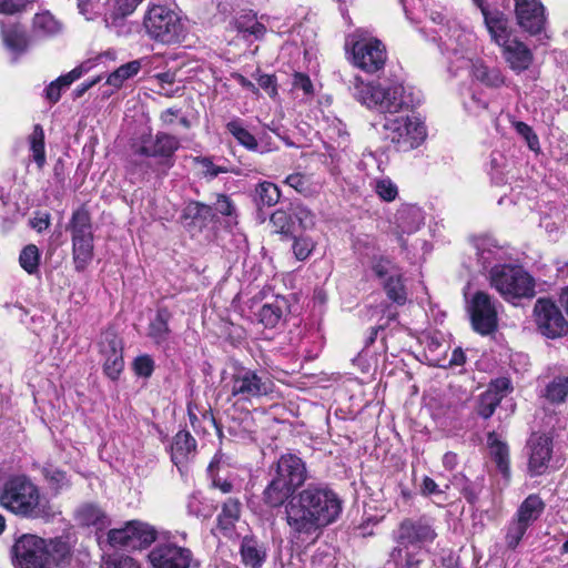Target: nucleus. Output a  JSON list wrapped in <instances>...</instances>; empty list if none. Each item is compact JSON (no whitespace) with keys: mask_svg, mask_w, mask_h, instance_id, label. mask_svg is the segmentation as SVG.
<instances>
[{"mask_svg":"<svg viewBox=\"0 0 568 568\" xmlns=\"http://www.w3.org/2000/svg\"><path fill=\"white\" fill-rule=\"evenodd\" d=\"M285 520L293 539L305 541L335 523L342 513V500L323 484H308L285 505Z\"/></svg>","mask_w":568,"mask_h":568,"instance_id":"nucleus-1","label":"nucleus"},{"mask_svg":"<svg viewBox=\"0 0 568 568\" xmlns=\"http://www.w3.org/2000/svg\"><path fill=\"white\" fill-rule=\"evenodd\" d=\"M268 484L263 490V501L272 508L284 506L308 478L305 462L292 453L283 454L270 466Z\"/></svg>","mask_w":568,"mask_h":568,"instance_id":"nucleus-2","label":"nucleus"},{"mask_svg":"<svg viewBox=\"0 0 568 568\" xmlns=\"http://www.w3.org/2000/svg\"><path fill=\"white\" fill-rule=\"evenodd\" d=\"M435 537V530L425 519L402 521L395 532L396 546L383 568H419L425 556L424 547Z\"/></svg>","mask_w":568,"mask_h":568,"instance_id":"nucleus-3","label":"nucleus"},{"mask_svg":"<svg viewBox=\"0 0 568 568\" xmlns=\"http://www.w3.org/2000/svg\"><path fill=\"white\" fill-rule=\"evenodd\" d=\"M353 95L367 108H376L392 115L403 110L414 108L419 103L413 90L404 87L402 83H395L384 88L374 82L365 83L359 77L354 78Z\"/></svg>","mask_w":568,"mask_h":568,"instance_id":"nucleus-4","label":"nucleus"},{"mask_svg":"<svg viewBox=\"0 0 568 568\" xmlns=\"http://www.w3.org/2000/svg\"><path fill=\"white\" fill-rule=\"evenodd\" d=\"M0 504L11 513L27 518H40L47 514L38 486L24 475L11 476L4 481Z\"/></svg>","mask_w":568,"mask_h":568,"instance_id":"nucleus-5","label":"nucleus"},{"mask_svg":"<svg viewBox=\"0 0 568 568\" xmlns=\"http://www.w3.org/2000/svg\"><path fill=\"white\" fill-rule=\"evenodd\" d=\"M489 283L506 301L532 297L535 280L518 265H495L489 271Z\"/></svg>","mask_w":568,"mask_h":568,"instance_id":"nucleus-6","label":"nucleus"},{"mask_svg":"<svg viewBox=\"0 0 568 568\" xmlns=\"http://www.w3.org/2000/svg\"><path fill=\"white\" fill-rule=\"evenodd\" d=\"M382 133L385 140L403 152L418 148L427 135L424 123L408 115L385 116Z\"/></svg>","mask_w":568,"mask_h":568,"instance_id":"nucleus-7","label":"nucleus"},{"mask_svg":"<svg viewBox=\"0 0 568 568\" xmlns=\"http://www.w3.org/2000/svg\"><path fill=\"white\" fill-rule=\"evenodd\" d=\"M146 34L163 44L180 42L184 37V24L181 17L164 6L151 7L143 21Z\"/></svg>","mask_w":568,"mask_h":568,"instance_id":"nucleus-8","label":"nucleus"},{"mask_svg":"<svg viewBox=\"0 0 568 568\" xmlns=\"http://www.w3.org/2000/svg\"><path fill=\"white\" fill-rule=\"evenodd\" d=\"M346 45H351L352 61L355 67L367 73L382 70L387 60L384 43L362 29L356 30L347 38Z\"/></svg>","mask_w":568,"mask_h":568,"instance_id":"nucleus-9","label":"nucleus"},{"mask_svg":"<svg viewBox=\"0 0 568 568\" xmlns=\"http://www.w3.org/2000/svg\"><path fill=\"white\" fill-rule=\"evenodd\" d=\"M231 396L236 402H252L268 396L274 392L275 384L265 371L239 367L230 381Z\"/></svg>","mask_w":568,"mask_h":568,"instance_id":"nucleus-10","label":"nucleus"},{"mask_svg":"<svg viewBox=\"0 0 568 568\" xmlns=\"http://www.w3.org/2000/svg\"><path fill=\"white\" fill-rule=\"evenodd\" d=\"M68 230L71 233L74 267L82 272L93 258V230L89 211L84 207L75 210Z\"/></svg>","mask_w":568,"mask_h":568,"instance_id":"nucleus-11","label":"nucleus"},{"mask_svg":"<svg viewBox=\"0 0 568 568\" xmlns=\"http://www.w3.org/2000/svg\"><path fill=\"white\" fill-rule=\"evenodd\" d=\"M16 568H50L47 540L26 534L12 547Z\"/></svg>","mask_w":568,"mask_h":568,"instance_id":"nucleus-12","label":"nucleus"},{"mask_svg":"<svg viewBox=\"0 0 568 568\" xmlns=\"http://www.w3.org/2000/svg\"><path fill=\"white\" fill-rule=\"evenodd\" d=\"M467 311L474 331L488 335L497 328L498 313L496 301L486 292L477 291L468 301Z\"/></svg>","mask_w":568,"mask_h":568,"instance_id":"nucleus-13","label":"nucleus"},{"mask_svg":"<svg viewBox=\"0 0 568 568\" xmlns=\"http://www.w3.org/2000/svg\"><path fill=\"white\" fill-rule=\"evenodd\" d=\"M538 331L548 338H557L568 333V321L559 306L550 298H538L534 306Z\"/></svg>","mask_w":568,"mask_h":568,"instance_id":"nucleus-14","label":"nucleus"},{"mask_svg":"<svg viewBox=\"0 0 568 568\" xmlns=\"http://www.w3.org/2000/svg\"><path fill=\"white\" fill-rule=\"evenodd\" d=\"M148 558L152 568H190L193 552L186 547L165 540L156 544Z\"/></svg>","mask_w":568,"mask_h":568,"instance_id":"nucleus-15","label":"nucleus"},{"mask_svg":"<svg viewBox=\"0 0 568 568\" xmlns=\"http://www.w3.org/2000/svg\"><path fill=\"white\" fill-rule=\"evenodd\" d=\"M99 348L105 375L112 381L118 379L124 367L122 339L114 329L108 328L100 336Z\"/></svg>","mask_w":568,"mask_h":568,"instance_id":"nucleus-16","label":"nucleus"},{"mask_svg":"<svg viewBox=\"0 0 568 568\" xmlns=\"http://www.w3.org/2000/svg\"><path fill=\"white\" fill-rule=\"evenodd\" d=\"M473 2L480 9L491 41L499 47L507 43L513 37L506 14L497 9H489L485 0H473Z\"/></svg>","mask_w":568,"mask_h":568,"instance_id":"nucleus-17","label":"nucleus"},{"mask_svg":"<svg viewBox=\"0 0 568 568\" xmlns=\"http://www.w3.org/2000/svg\"><path fill=\"white\" fill-rule=\"evenodd\" d=\"M518 24L525 31L537 34L546 23L545 8L540 0H515Z\"/></svg>","mask_w":568,"mask_h":568,"instance_id":"nucleus-18","label":"nucleus"},{"mask_svg":"<svg viewBox=\"0 0 568 568\" xmlns=\"http://www.w3.org/2000/svg\"><path fill=\"white\" fill-rule=\"evenodd\" d=\"M528 468L531 475H541L548 467L552 454V440L547 435L532 434L527 444Z\"/></svg>","mask_w":568,"mask_h":568,"instance_id":"nucleus-19","label":"nucleus"},{"mask_svg":"<svg viewBox=\"0 0 568 568\" xmlns=\"http://www.w3.org/2000/svg\"><path fill=\"white\" fill-rule=\"evenodd\" d=\"M150 158L153 156L148 151V144L145 141L132 146V151L125 163V171L131 180L143 181L148 179L152 173L159 172Z\"/></svg>","mask_w":568,"mask_h":568,"instance_id":"nucleus-20","label":"nucleus"},{"mask_svg":"<svg viewBox=\"0 0 568 568\" xmlns=\"http://www.w3.org/2000/svg\"><path fill=\"white\" fill-rule=\"evenodd\" d=\"M146 142L148 151L152 154L153 158H161L160 162L165 169L163 174L173 166V155L180 148V140L169 133L158 132L152 139L151 136L141 138V142Z\"/></svg>","mask_w":568,"mask_h":568,"instance_id":"nucleus-21","label":"nucleus"},{"mask_svg":"<svg viewBox=\"0 0 568 568\" xmlns=\"http://www.w3.org/2000/svg\"><path fill=\"white\" fill-rule=\"evenodd\" d=\"M500 48L505 61L513 71L520 73L530 67L532 52L524 42L511 38Z\"/></svg>","mask_w":568,"mask_h":568,"instance_id":"nucleus-22","label":"nucleus"},{"mask_svg":"<svg viewBox=\"0 0 568 568\" xmlns=\"http://www.w3.org/2000/svg\"><path fill=\"white\" fill-rule=\"evenodd\" d=\"M0 32L7 49L16 54L26 52L36 42L32 33L28 36L24 28L19 23L6 24L0 20Z\"/></svg>","mask_w":568,"mask_h":568,"instance_id":"nucleus-23","label":"nucleus"},{"mask_svg":"<svg viewBox=\"0 0 568 568\" xmlns=\"http://www.w3.org/2000/svg\"><path fill=\"white\" fill-rule=\"evenodd\" d=\"M240 555L246 568H262L267 558V547L255 536L247 535L241 540Z\"/></svg>","mask_w":568,"mask_h":568,"instance_id":"nucleus-24","label":"nucleus"},{"mask_svg":"<svg viewBox=\"0 0 568 568\" xmlns=\"http://www.w3.org/2000/svg\"><path fill=\"white\" fill-rule=\"evenodd\" d=\"M196 442L186 430H180L173 437L171 445V460L182 471L190 457L195 454Z\"/></svg>","mask_w":568,"mask_h":568,"instance_id":"nucleus-25","label":"nucleus"},{"mask_svg":"<svg viewBox=\"0 0 568 568\" xmlns=\"http://www.w3.org/2000/svg\"><path fill=\"white\" fill-rule=\"evenodd\" d=\"M171 320V313L166 307L158 310L155 317L150 322L148 328V336L153 343L162 348H168L170 342L171 329L169 322Z\"/></svg>","mask_w":568,"mask_h":568,"instance_id":"nucleus-26","label":"nucleus"},{"mask_svg":"<svg viewBox=\"0 0 568 568\" xmlns=\"http://www.w3.org/2000/svg\"><path fill=\"white\" fill-rule=\"evenodd\" d=\"M423 222L422 209L413 204L402 205L395 214V224L402 234H412L418 231Z\"/></svg>","mask_w":568,"mask_h":568,"instance_id":"nucleus-27","label":"nucleus"},{"mask_svg":"<svg viewBox=\"0 0 568 568\" xmlns=\"http://www.w3.org/2000/svg\"><path fill=\"white\" fill-rule=\"evenodd\" d=\"M91 69V63L84 62L73 70L59 77L57 80L52 81L48 88L45 89V97L50 101V103H57L61 98V92L63 89L68 88L75 80L80 79L83 74L89 72Z\"/></svg>","mask_w":568,"mask_h":568,"instance_id":"nucleus-28","label":"nucleus"},{"mask_svg":"<svg viewBox=\"0 0 568 568\" xmlns=\"http://www.w3.org/2000/svg\"><path fill=\"white\" fill-rule=\"evenodd\" d=\"M62 30V24L49 12H39L32 20V38L34 41L44 40L57 36Z\"/></svg>","mask_w":568,"mask_h":568,"instance_id":"nucleus-29","label":"nucleus"},{"mask_svg":"<svg viewBox=\"0 0 568 568\" xmlns=\"http://www.w3.org/2000/svg\"><path fill=\"white\" fill-rule=\"evenodd\" d=\"M182 219L187 226L200 227L206 226L213 219V207L197 201H191L183 210Z\"/></svg>","mask_w":568,"mask_h":568,"instance_id":"nucleus-30","label":"nucleus"},{"mask_svg":"<svg viewBox=\"0 0 568 568\" xmlns=\"http://www.w3.org/2000/svg\"><path fill=\"white\" fill-rule=\"evenodd\" d=\"M75 519L81 526H92L97 530L104 529L110 523L106 514L94 504L81 505L75 511Z\"/></svg>","mask_w":568,"mask_h":568,"instance_id":"nucleus-31","label":"nucleus"},{"mask_svg":"<svg viewBox=\"0 0 568 568\" xmlns=\"http://www.w3.org/2000/svg\"><path fill=\"white\" fill-rule=\"evenodd\" d=\"M47 551L50 566L52 564L60 567L69 565L72 558V545L69 537L61 536L47 540Z\"/></svg>","mask_w":568,"mask_h":568,"instance_id":"nucleus-32","label":"nucleus"},{"mask_svg":"<svg viewBox=\"0 0 568 568\" xmlns=\"http://www.w3.org/2000/svg\"><path fill=\"white\" fill-rule=\"evenodd\" d=\"M545 507L539 495L530 494L519 505L514 516L530 527L542 515Z\"/></svg>","mask_w":568,"mask_h":568,"instance_id":"nucleus-33","label":"nucleus"},{"mask_svg":"<svg viewBox=\"0 0 568 568\" xmlns=\"http://www.w3.org/2000/svg\"><path fill=\"white\" fill-rule=\"evenodd\" d=\"M241 503L237 499L229 498L217 516V526L226 537H231L235 523L240 518Z\"/></svg>","mask_w":568,"mask_h":568,"instance_id":"nucleus-34","label":"nucleus"},{"mask_svg":"<svg viewBox=\"0 0 568 568\" xmlns=\"http://www.w3.org/2000/svg\"><path fill=\"white\" fill-rule=\"evenodd\" d=\"M450 486L459 490L469 504H475L481 493L483 485L479 481L469 480L463 473H456L449 479V484L445 485V489Z\"/></svg>","mask_w":568,"mask_h":568,"instance_id":"nucleus-35","label":"nucleus"},{"mask_svg":"<svg viewBox=\"0 0 568 568\" xmlns=\"http://www.w3.org/2000/svg\"><path fill=\"white\" fill-rule=\"evenodd\" d=\"M488 445L490 448V454L493 456L494 462L496 463L498 470L503 474L505 478H508L509 453L507 445L500 442L495 433H490L488 435Z\"/></svg>","mask_w":568,"mask_h":568,"instance_id":"nucleus-36","label":"nucleus"},{"mask_svg":"<svg viewBox=\"0 0 568 568\" xmlns=\"http://www.w3.org/2000/svg\"><path fill=\"white\" fill-rule=\"evenodd\" d=\"M144 62H146V58L133 60L120 65L108 77L106 84L115 89H120L124 81L133 78L139 73Z\"/></svg>","mask_w":568,"mask_h":568,"instance_id":"nucleus-37","label":"nucleus"},{"mask_svg":"<svg viewBox=\"0 0 568 568\" xmlns=\"http://www.w3.org/2000/svg\"><path fill=\"white\" fill-rule=\"evenodd\" d=\"M471 73L477 81L489 88H500L505 84V77L499 68L475 63Z\"/></svg>","mask_w":568,"mask_h":568,"instance_id":"nucleus-38","label":"nucleus"},{"mask_svg":"<svg viewBox=\"0 0 568 568\" xmlns=\"http://www.w3.org/2000/svg\"><path fill=\"white\" fill-rule=\"evenodd\" d=\"M129 523L133 549L148 547L156 539V530L153 526L139 520H132Z\"/></svg>","mask_w":568,"mask_h":568,"instance_id":"nucleus-39","label":"nucleus"},{"mask_svg":"<svg viewBox=\"0 0 568 568\" xmlns=\"http://www.w3.org/2000/svg\"><path fill=\"white\" fill-rule=\"evenodd\" d=\"M226 130L239 142V144L244 146L246 150H258L256 138L244 128L243 121L241 119L237 118L227 122Z\"/></svg>","mask_w":568,"mask_h":568,"instance_id":"nucleus-40","label":"nucleus"},{"mask_svg":"<svg viewBox=\"0 0 568 568\" xmlns=\"http://www.w3.org/2000/svg\"><path fill=\"white\" fill-rule=\"evenodd\" d=\"M386 295L398 305H404L407 301V293L403 283L402 273L398 272L382 282Z\"/></svg>","mask_w":568,"mask_h":568,"instance_id":"nucleus-41","label":"nucleus"},{"mask_svg":"<svg viewBox=\"0 0 568 568\" xmlns=\"http://www.w3.org/2000/svg\"><path fill=\"white\" fill-rule=\"evenodd\" d=\"M283 305L284 301L278 300L264 304L257 313L258 322L265 327H275L283 316Z\"/></svg>","mask_w":568,"mask_h":568,"instance_id":"nucleus-42","label":"nucleus"},{"mask_svg":"<svg viewBox=\"0 0 568 568\" xmlns=\"http://www.w3.org/2000/svg\"><path fill=\"white\" fill-rule=\"evenodd\" d=\"M281 196V192L272 182L264 181L255 187V201L258 205L273 206Z\"/></svg>","mask_w":568,"mask_h":568,"instance_id":"nucleus-43","label":"nucleus"},{"mask_svg":"<svg viewBox=\"0 0 568 568\" xmlns=\"http://www.w3.org/2000/svg\"><path fill=\"white\" fill-rule=\"evenodd\" d=\"M529 526L517 517H513L506 528L505 542L509 549H516L523 537L527 532Z\"/></svg>","mask_w":568,"mask_h":568,"instance_id":"nucleus-44","label":"nucleus"},{"mask_svg":"<svg viewBox=\"0 0 568 568\" xmlns=\"http://www.w3.org/2000/svg\"><path fill=\"white\" fill-rule=\"evenodd\" d=\"M193 163L197 166L199 174L207 181H212L219 174L231 172L226 166L214 164L210 156H195Z\"/></svg>","mask_w":568,"mask_h":568,"instance_id":"nucleus-45","label":"nucleus"},{"mask_svg":"<svg viewBox=\"0 0 568 568\" xmlns=\"http://www.w3.org/2000/svg\"><path fill=\"white\" fill-rule=\"evenodd\" d=\"M568 395V376H556L546 387L545 396L551 403H561Z\"/></svg>","mask_w":568,"mask_h":568,"instance_id":"nucleus-46","label":"nucleus"},{"mask_svg":"<svg viewBox=\"0 0 568 568\" xmlns=\"http://www.w3.org/2000/svg\"><path fill=\"white\" fill-rule=\"evenodd\" d=\"M503 399V395L495 389H487L479 397L477 412L483 418H489Z\"/></svg>","mask_w":568,"mask_h":568,"instance_id":"nucleus-47","label":"nucleus"},{"mask_svg":"<svg viewBox=\"0 0 568 568\" xmlns=\"http://www.w3.org/2000/svg\"><path fill=\"white\" fill-rule=\"evenodd\" d=\"M30 150L32 158L39 168H42L45 162L44 152V134L40 125L34 126V131L30 136Z\"/></svg>","mask_w":568,"mask_h":568,"instance_id":"nucleus-48","label":"nucleus"},{"mask_svg":"<svg viewBox=\"0 0 568 568\" xmlns=\"http://www.w3.org/2000/svg\"><path fill=\"white\" fill-rule=\"evenodd\" d=\"M478 260L483 267H487L499 252V248L493 243L490 239H478L475 242Z\"/></svg>","mask_w":568,"mask_h":568,"instance_id":"nucleus-49","label":"nucleus"},{"mask_svg":"<svg viewBox=\"0 0 568 568\" xmlns=\"http://www.w3.org/2000/svg\"><path fill=\"white\" fill-rule=\"evenodd\" d=\"M275 232L283 235H291L294 233V221L293 215L288 214L284 210H276L270 219Z\"/></svg>","mask_w":568,"mask_h":568,"instance_id":"nucleus-50","label":"nucleus"},{"mask_svg":"<svg viewBox=\"0 0 568 568\" xmlns=\"http://www.w3.org/2000/svg\"><path fill=\"white\" fill-rule=\"evenodd\" d=\"M39 250L36 245H27L20 253L19 262L21 267L29 274H34L39 267Z\"/></svg>","mask_w":568,"mask_h":568,"instance_id":"nucleus-51","label":"nucleus"},{"mask_svg":"<svg viewBox=\"0 0 568 568\" xmlns=\"http://www.w3.org/2000/svg\"><path fill=\"white\" fill-rule=\"evenodd\" d=\"M108 541L112 547H124L133 549L130 523L122 528L111 529L108 532Z\"/></svg>","mask_w":568,"mask_h":568,"instance_id":"nucleus-52","label":"nucleus"},{"mask_svg":"<svg viewBox=\"0 0 568 568\" xmlns=\"http://www.w3.org/2000/svg\"><path fill=\"white\" fill-rule=\"evenodd\" d=\"M372 271L383 282L387 277L400 272L398 267L388 258L374 256L372 261Z\"/></svg>","mask_w":568,"mask_h":568,"instance_id":"nucleus-53","label":"nucleus"},{"mask_svg":"<svg viewBox=\"0 0 568 568\" xmlns=\"http://www.w3.org/2000/svg\"><path fill=\"white\" fill-rule=\"evenodd\" d=\"M42 474L49 481L51 488L55 490H61L69 486L67 474L52 465H45L42 469Z\"/></svg>","mask_w":568,"mask_h":568,"instance_id":"nucleus-54","label":"nucleus"},{"mask_svg":"<svg viewBox=\"0 0 568 568\" xmlns=\"http://www.w3.org/2000/svg\"><path fill=\"white\" fill-rule=\"evenodd\" d=\"M374 190L377 195L386 202L394 201L398 195V189L389 178L376 180Z\"/></svg>","mask_w":568,"mask_h":568,"instance_id":"nucleus-55","label":"nucleus"},{"mask_svg":"<svg viewBox=\"0 0 568 568\" xmlns=\"http://www.w3.org/2000/svg\"><path fill=\"white\" fill-rule=\"evenodd\" d=\"M293 221H296L303 230L315 225V214L304 205L296 204L292 207Z\"/></svg>","mask_w":568,"mask_h":568,"instance_id":"nucleus-56","label":"nucleus"},{"mask_svg":"<svg viewBox=\"0 0 568 568\" xmlns=\"http://www.w3.org/2000/svg\"><path fill=\"white\" fill-rule=\"evenodd\" d=\"M102 568H141L136 560L123 555H108L102 562Z\"/></svg>","mask_w":568,"mask_h":568,"instance_id":"nucleus-57","label":"nucleus"},{"mask_svg":"<svg viewBox=\"0 0 568 568\" xmlns=\"http://www.w3.org/2000/svg\"><path fill=\"white\" fill-rule=\"evenodd\" d=\"M315 247L312 239L306 236L296 237L293 243V253L298 261L306 260Z\"/></svg>","mask_w":568,"mask_h":568,"instance_id":"nucleus-58","label":"nucleus"},{"mask_svg":"<svg viewBox=\"0 0 568 568\" xmlns=\"http://www.w3.org/2000/svg\"><path fill=\"white\" fill-rule=\"evenodd\" d=\"M125 17L126 16H121V13L118 11V8H115L113 13L104 18L105 27L115 32L118 36L124 34L130 31L125 22Z\"/></svg>","mask_w":568,"mask_h":568,"instance_id":"nucleus-59","label":"nucleus"},{"mask_svg":"<svg viewBox=\"0 0 568 568\" xmlns=\"http://www.w3.org/2000/svg\"><path fill=\"white\" fill-rule=\"evenodd\" d=\"M463 103L465 110L473 115H478L488 106L487 101L481 97V94L475 92H469L468 98H465Z\"/></svg>","mask_w":568,"mask_h":568,"instance_id":"nucleus-60","label":"nucleus"},{"mask_svg":"<svg viewBox=\"0 0 568 568\" xmlns=\"http://www.w3.org/2000/svg\"><path fill=\"white\" fill-rule=\"evenodd\" d=\"M514 126L516 132L526 140L531 151L539 150V139L527 123L517 121L514 123Z\"/></svg>","mask_w":568,"mask_h":568,"instance_id":"nucleus-61","label":"nucleus"},{"mask_svg":"<svg viewBox=\"0 0 568 568\" xmlns=\"http://www.w3.org/2000/svg\"><path fill=\"white\" fill-rule=\"evenodd\" d=\"M133 368L138 376L150 377L154 371V361L150 355L138 356L133 363Z\"/></svg>","mask_w":568,"mask_h":568,"instance_id":"nucleus-62","label":"nucleus"},{"mask_svg":"<svg viewBox=\"0 0 568 568\" xmlns=\"http://www.w3.org/2000/svg\"><path fill=\"white\" fill-rule=\"evenodd\" d=\"M284 182L301 194H307L311 191L310 180L302 173L290 174Z\"/></svg>","mask_w":568,"mask_h":568,"instance_id":"nucleus-63","label":"nucleus"},{"mask_svg":"<svg viewBox=\"0 0 568 568\" xmlns=\"http://www.w3.org/2000/svg\"><path fill=\"white\" fill-rule=\"evenodd\" d=\"M186 513L194 517H206V508L197 494H191L186 500Z\"/></svg>","mask_w":568,"mask_h":568,"instance_id":"nucleus-64","label":"nucleus"}]
</instances>
